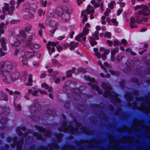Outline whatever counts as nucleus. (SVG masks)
Masks as SVG:
<instances>
[{"mask_svg":"<svg viewBox=\"0 0 150 150\" xmlns=\"http://www.w3.org/2000/svg\"><path fill=\"white\" fill-rule=\"evenodd\" d=\"M134 9L135 10L140 9L135 14L137 23H141L142 22V19H140L141 17L143 21H147L148 18L146 16L149 14L150 11L147 6L144 4L137 5L134 7Z\"/></svg>","mask_w":150,"mask_h":150,"instance_id":"1","label":"nucleus"},{"mask_svg":"<svg viewBox=\"0 0 150 150\" xmlns=\"http://www.w3.org/2000/svg\"><path fill=\"white\" fill-rule=\"evenodd\" d=\"M0 75L2 76L3 81L6 83H10L12 81H15L20 76V73L18 71L10 72V71H6L3 74L1 69H0Z\"/></svg>","mask_w":150,"mask_h":150,"instance_id":"2","label":"nucleus"},{"mask_svg":"<svg viewBox=\"0 0 150 150\" xmlns=\"http://www.w3.org/2000/svg\"><path fill=\"white\" fill-rule=\"evenodd\" d=\"M13 66V63L10 62L3 61L0 63V69H2L3 74L6 71H10L11 72Z\"/></svg>","mask_w":150,"mask_h":150,"instance_id":"3","label":"nucleus"},{"mask_svg":"<svg viewBox=\"0 0 150 150\" xmlns=\"http://www.w3.org/2000/svg\"><path fill=\"white\" fill-rule=\"evenodd\" d=\"M102 86L103 88L105 90L103 95L105 97L108 96H115L116 97L117 95L115 93L112 91L111 88L108 86L106 83H103L102 84Z\"/></svg>","mask_w":150,"mask_h":150,"instance_id":"4","label":"nucleus"},{"mask_svg":"<svg viewBox=\"0 0 150 150\" xmlns=\"http://www.w3.org/2000/svg\"><path fill=\"white\" fill-rule=\"evenodd\" d=\"M67 122L66 120L63 121L62 123V126L63 128L64 129V132H67L68 131V129H70V132L73 134H74L75 133H77L79 131L78 128L74 127L72 125H69L68 127H67Z\"/></svg>","mask_w":150,"mask_h":150,"instance_id":"5","label":"nucleus"},{"mask_svg":"<svg viewBox=\"0 0 150 150\" xmlns=\"http://www.w3.org/2000/svg\"><path fill=\"white\" fill-rule=\"evenodd\" d=\"M94 12V10L93 7H92L90 5L88 6L86 10L83 11L81 13V16L83 17V18L82 20V22L84 24L85 21L87 20V14H93Z\"/></svg>","mask_w":150,"mask_h":150,"instance_id":"6","label":"nucleus"},{"mask_svg":"<svg viewBox=\"0 0 150 150\" xmlns=\"http://www.w3.org/2000/svg\"><path fill=\"white\" fill-rule=\"evenodd\" d=\"M15 2L14 1L12 0L10 1V4L11 5L9 8V4L5 3V5L3 8V10L5 12V11H8V13L9 14H11L13 13V11L15 8L14 5Z\"/></svg>","mask_w":150,"mask_h":150,"instance_id":"7","label":"nucleus"},{"mask_svg":"<svg viewBox=\"0 0 150 150\" xmlns=\"http://www.w3.org/2000/svg\"><path fill=\"white\" fill-rule=\"evenodd\" d=\"M59 43L49 41L46 45V47L48 51L49 54L51 55L55 50V48L53 46H56Z\"/></svg>","mask_w":150,"mask_h":150,"instance_id":"8","label":"nucleus"},{"mask_svg":"<svg viewBox=\"0 0 150 150\" xmlns=\"http://www.w3.org/2000/svg\"><path fill=\"white\" fill-rule=\"evenodd\" d=\"M35 127L40 132H42L45 136H50L51 134V131L50 130H47L45 128L42 126H40L37 125H35Z\"/></svg>","mask_w":150,"mask_h":150,"instance_id":"9","label":"nucleus"},{"mask_svg":"<svg viewBox=\"0 0 150 150\" xmlns=\"http://www.w3.org/2000/svg\"><path fill=\"white\" fill-rule=\"evenodd\" d=\"M40 104H32L29 107V111L31 113L36 112L37 111H39L41 110Z\"/></svg>","mask_w":150,"mask_h":150,"instance_id":"10","label":"nucleus"},{"mask_svg":"<svg viewBox=\"0 0 150 150\" xmlns=\"http://www.w3.org/2000/svg\"><path fill=\"white\" fill-rule=\"evenodd\" d=\"M85 89V87L84 86H81L78 89H75L73 91L74 94L73 96L74 97H73L74 100H79L80 99L79 94L81 93V90Z\"/></svg>","mask_w":150,"mask_h":150,"instance_id":"11","label":"nucleus"},{"mask_svg":"<svg viewBox=\"0 0 150 150\" xmlns=\"http://www.w3.org/2000/svg\"><path fill=\"white\" fill-rule=\"evenodd\" d=\"M16 38L17 40L11 44V46L13 48H14L19 46L21 44L20 41L22 40L21 37L19 36H17Z\"/></svg>","mask_w":150,"mask_h":150,"instance_id":"12","label":"nucleus"},{"mask_svg":"<svg viewBox=\"0 0 150 150\" xmlns=\"http://www.w3.org/2000/svg\"><path fill=\"white\" fill-rule=\"evenodd\" d=\"M10 110L8 107H0V114L8 115L10 113Z\"/></svg>","mask_w":150,"mask_h":150,"instance_id":"13","label":"nucleus"},{"mask_svg":"<svg viewBox=\"0 0 150 150\" xmlns=\"http://www.w3.org/2000/svg\"><path fill=\"white\" fill-rule=\"evenodd\" d=\"M29 42H28V45L27 46H28L31 49H38L40 47V45L38 44L34 43L29 44Z\"/></svg>","mask_w":150,"mask_h":150,"instance_id":"14","label":"nucleus"},{"mask_svg":"<svg viewBox=\"0 0 150 150\" xmlns=\"http://www.w3.org/2000/svg\"><path fill=\"white\" fill-rule=\"evenodd\" d=\"M90 27V24L88 23H86L85 25V27L83 30L82 33H83V35L85 36L87 35L89 33V28Z\"/></svg>","mask_w":150,"mask_h":150,"instance_id":"15","label":"nucleus"},{"mask_svg":"<svg viewBox=\"0 0 150 150\" xmlns=\"http://www.w3.org/2000/svg\"><path fill=\"white\" fill-rule=\"evenodd\" d=\"M23 10L24 11L28 12L30 11H32L33 12H35V10L32 8L30 7L29 5L28 4H25L23 6Z\"/></svg>","mask_w":150,"mask_h":150,"instance_id":"16","label":"nucleus"},{"mask_svg":"<svg viewBox=\"0 0 150 150\" xmlns=\"http://www.w3.org/2000/svg\"><path fill=\"white\" fill-rule=\"evenodd\" d=\"M75 38L76 40L79 41H81L82 40L85 41L86 39V37L83 35V33H81L77 35Z\"/></svg>","mask_w":150,"mask_h":150,"instance_id":"17","label":"nucleus"},{"mask_svg":"<svg viewBox=\"0 0 150 150\" xmlns=\"http://www.w3.org/2000/svg\"><path fill=\"white\" fill-rule=\"evenodd\" d=\"M136 21L134 18L133 17H131L130 18V26L131 28L136 27L137 26L136 24Z\"/></svg>","mask_w":150,"mask_h":150,"instance_id":"18","label":"nucleus"},{"mask_svg":"<svg viewBox=\"0 0 150 150\" xmlns=\"http://www.w3.org/2000/svg\"><path fill=\"white\" fill-rule=\"evenodd\" d=\"M62 18L64 21H68L69 20L70 18V14L68 13L65 12L62 15Z\"/></svg>","mask_w":150,"mask_h":150,"instance_id":"19","label":"nucleus"},{"mask_svg":"<svg viewBox=\"0 0 150 150\" xmlns=\"http://www.w3.org/2000/svg\"><path fill=\"white\" fill-rule=\"evenodd\" d=\"M8 96L3 91H0V99L2 100L7 101L8 100Z\"/></svg>","mask_w":150,"mask_h":150,"instance_id":"20","label":"nucleus"},{"mask_svg":"<svg viewBox=\"0 0 150 150\" xmlns=\"http://www.w3.org/2000/svg\"><path fill=\"white\" fill-rule=\"evenodd\" d=\"M45 113L48 115H54L56 114V112L53 109H48L45 110Z\"/></svg>","mask_w":150,"mask_h":150,"instance_id":"21","label":"nucleus"},{"mask_svg":"<svg viewBox=\"0 0 150 150\" xmlns=\"http://www.w3.org/2000/svg\"><path fill=\"white\" fill-rule=\"evenodd\" d=\"M39 89L33 90L32 89H29L28 90V92L29 93L31 94L33 96H38L39 92Z\"/></svg>","mask_w":150,"mask_h":150,"instance_id":"22","label":"nucleus"},{"mask_svg":"<svg viewBox=\"0 0 150 150\" xmlns=\"http://www.w3.org/2000/svg\"><path fill=\"white\" fill-rule=\"evenodd\" d=\"M5 41L6 40L3 37L0 40V42L1 43V46L3 48V50L5 51L7 49Z\"/></svg>","mask_w":150,"mask_h":150,"instance_id":"23","label":"nucleus"},{"mask_svg":"<svg viewBox=\"0 0 150 150\" xmlns=\"http://www.w3.org/2000/svg\"><path fill=\"white\" fill-rule=\"evenodd\" d=\"M33 76L31 74H29L28 76V82L26 84L27 86H31L32 85L33 81Z\"/></svg>","mask_w":150,"mask_h":150,"instance_id":"24","label":"nucleus"},{"mask_svg":"<svg viewBox=\"0 0 150 150\" xmlns=\"http://www.w3.org/2000/svg\"><path fill=\"white\" fill-rule=\"evenodd\" d=\"M20 60L21 62L23 64L25 65H27L28 64L27 60L25 57L24 56L22 55L21 56L19 59Z\"/></svg>","mask_w":150,"mask_h":150,"instance_id":"25","label":"nucleus"},{"mask_svg":"<svg viewBox=\"0 0 150 150\" xmlns=\"http://www.w3.org/2000/svg\"><path fill=\"white\" fill-rule=\"evenodd\" d=\"M33 135L34 137H36L38 140H41L42 138V135L38 132H35L33 133Z\"/></svg>","mask_w":150,"mask_h":150,"instance_id":"26","label":"nucleus"},{"mask_svg":"<svg viewBox=\"0 0 150 150\" xmlns=\"http://www.w3.org/2000/svg\"><path fill=\"white\" fill-rule=\"evenodd\" d=\"M81 129L83 132L87 135H90L91 134L92 131L90 130H87L86 127L85 126H83L81 127Z\"/></svg>","mask_w":150,"mask_h":150,"instance_id":"27","label":"nucleus"},{"mask_svg":"<svg viewBox=\"0 0 150 150\" xmlns=\"http://www.w3.org/2000/svg\"><path fill=\"white\" fill-rule=\"evenodd\" d=\"M41 86L42 88H45V89L48 90V91L49 92H51L52 91V88L49 87L48 86L46 83H42L41 85Z\"/></svg>","mask_w":150,"mask_h":150,"instance_id":"28","label":"nucleus"},{"mask_svg":"<svg viewBox=\"0 0 150 150\" xmlns=\"http://www.w3.org/2000/svg\"><path fill=\"white\" fill-rule=\"evenodd\" d=\"M35 38V34H33L31 35L30 36H29L28 39V41L26 42L25 43L26 46L28 45V42H29V44L32 43L31 42L32 41V40L34 39Z\"/></svg>","mask_w":150,"mask_h":150,"instance_id":"29","label":"nucleus"},{"mask_svg":"<svg viewBox=\"0 0 150 150\" xmlns=\"http://www.w3.org/2000/svg\"><path fill=\"white\" fill-rule=\"evenodd\" d=\"M92 87L93 89H95L97 91L99 94H101L102 93L101 91L99 89V88L97 85L96 84H92Z\"/></svg>","mask_w":150,"mask_h":150,"instance_id":"30","label":"nucleus"},{"mask_svg":"<svg viewBox=\"0 0 150 150\" xmlns=\"http://www.w3.org/2000/svg\"><path fill=\"white\" fill-rule=\"evenodd\" d=\"M70 48L71 50H73L75 47H77L78 45V42L75 43L73 42H72L70 43Z\"/></svg>","mask_w":150,"mask_h":150,"instance_id":"31","label":"nucleus"},{"mask_svg":"<svg viewBox=\"0 0 150 150\" xmlns=\"http://www.w3.org/2000/svg\"><path fill=\"white\" fill-rule=\"evenodd\" d=\"M75 70V69L74 68H72L71 70H69L67 71V74L66 75L67 77H71L72 76V73H73Z\"/></svg>","mask_w":150,"mask_h":150,"instance_id":"32","label":"nucleus"},{"mask_svg":"<svg viewBox=\"0 0 150 150\" xmlns=\"http://www.w3.org/2000/svg\"><path fill=\"white\" fill-rule=\"evenodd\" d=\"M52 62L53 65L56 67H59L62 66V65L55 59H53Z\"/></svg>","mask_w":150,"mask_h":150,"instance_id":"33","label":"nucleus"},{"mask_svg":"<svg viewBox=\"0 0 150 150\" xmlns=\"http://www.w3.org/2000/svg\"><path fill=\"white\" fill-rule=\"evenodd\" d=\"M100 52H103L104 54L107 55L110 52V50L108 49H105L103 47H100Z\"/></svg>","mask_w":150,"mask_h":150,"instance_id":"34","label":"nucleus"},{"mask_svg":"<svg viewBox=\"0 0 150 150\" xmlns=\"http://www.w3.org/2000/svg\"><path fill=\"white\" fill-rule=\"evenodd\" d=\"M7 121V117H3L0 119V123L2 125L6 124Z\"/></svg>","mask_w":150,"mask_h":150,"instance_id":"35","label":"nucleus"},{"mask_svg":"<svg viewBox=\"0 0 150 150\" xmlns=\"http://www.w3.org/2000/svg\"><path fill=\"white\" fill-rule=\"evenodd\" d=\"M34 55L33 53L32 52H26L25 53L24 56L27 58H29L32 57Z\"/></svg>","mask_w":150,"mask_h":150,"instance_id":"36","label":"nucleus"},{"mask_svg":"<svg viewBox=\"0 0 150 150\" xmlns=\"http://www.w3.org/2000/svg\"><path fill=\"white\" fill-rule=\"evenodd\" d=\"M93 51L95 52V55L99 59L101 57V55L98 52V49L95 48L93 49Z\"/></svg>","mask_w":150,"mask_h":150,"instance_id":"37","label":"nucleus"},{"mask_svg":"<svg viewBox=\"0 0 150 150\" xmlns=\"http://www.w3.org/2000/svg\"><path fill=\"white\" fill-rule=\"evenodd\" d=\"M110 12V10L108 8L106 9V11L104 13V15L105 16H103L101 17V19L102 20H105L106 18L105 16H108L109 15V13Z\"/></svg>","mask_w":150,"mask_h":150,"instance_id":"38","label":"nucleus"},{"mask_svg":"<svg viewBox=\"0 0 150 150\" xmlns=\"http://www.w3.org/2000/svg\"><path fill=\"white\" fill-rule=\"evenodd\" d=\"M30 118L33 120L37 121L39 120L40 117L38 115H33L31 116Z\"/></svg>","mask_w":150,"mask_h":150,"instance_id":"39","label":"nucleus"},{"mask_svg":"<svg viewBox=\"0 0 150 150\" xmlns=\"http://www.w3.org/2000/svg\"><path fill=\"white\" fill-rule=\"evenodd\" d=\"M55 136L58 141H60L62 137L63 136V134L61 133H56L55 134Z\"/></svg>","mask_w":150,"mask_h":150,"instance_id":"40","label":"nucleus"},{"mask_svg":"<svg viewBox=\"0 0 150 150\" xmlns=\"http://www.w3.org/2000/svg\"><path fill=\"white\" fill-rule=\"evenodd\" d=\"M91 45L93 46L94 45L97 44V42L95 41L93 38L91 37H90V40H89Z\"/></svg>","mask_w":150,"mask_h":150,"instance_id":"41","label":"nucleus"},{"mask_svg":"<svg viewBox=\"0 0 150 150\" xmlns=\"http://www.w3.org/2000/svg\"><path fill=\"white\" fill-rule=\"evenodd\" d=\"M32 28V25L30 24L26 25L25 28V30L26 32L30 31Z\"/></svg>","mask_w":150,"mask_h":150,"instance_id":"42","label":"nucleus"},{"mask_svg":"<svg viewBox=\"0 0 150 150\" xmlns=\"http://www.w3.org/2000/svg\"><path fill=\"white\" fill-rule=\"evenodd\" d=\"M13 105L16 110L19 111L21 110V107L20 104H18L17 105H16V104H13Z\"/></svg>","mask_w":150,"mask_h":150,"instance_id":"43","label":"nucleus"},{"mask_svg":"<svg viewBox=\"0 0 150 150\" xmlns=\"http://www.w3.org/2000/svg\"><path fill=\"white\" fill-rule=\"evenodd\" d=\"M20 36L23 38H26V34L25 32L23 30H21L20 31Z\"/></svg>","mask_w":150,"mask_h":150,"instance_id":"44","label":"nucleus"},{"mask_svg":"<svg viewBox=\"0 0 150 150\" xmlns=\"http://www.w3.org/2000/svg\"><path fill=\"white\" fill-rule=\"evenodd\" d=\"M4 25V23H2L0 24V36L1 34L4 33L3 27Z\"/></svg>","mask_w":150,"mask_h":150,"instance_id":"45","label":"nucleus"},{"mask_svg":"<svg viewBox=\"0 0 150 150\" xmlns=\"http://www.w3.org/2000/svg\"><path fill=\"white\" fill-rule=\"evenodd\" d=\"M118 48L117 47L115 48L114 50H111V56L113 57L114 56V55L115 54L118 52Z\"/></svg>","mask_w":150,"mask_h":150,"instance_id":"46","label":"nucleus"},{"mask_svg":"<svg viewBox=\"0 0 150 150\" xmlns=\"http://www.w3.org/2000/svg\"><path fill=\"white\" fill-rule=\"evenodd\" d=\"M85 78L86 80H89L90 81H91L92 83H94V82L95 81V79L94 78H91V77H88H88L85 76Z\"/></svg>","mask_w":150,"mask_h":150,"instance_id":"47","label":"nucleus"},{"mask_svg":"<svg viewBox=\"0 0 150 150\" xmlns=\"http://www.w3.org/2000/svg\"><path fill=\"white\" fill-rule=\"evenodd\" d=\"M115 2L113 1H112L110 2V4L108 5V7L111 9H112L114 6V5H115Z\"/></svg>","mask_w":150,"mask_h":150,"instance_id":"48","label":"nucleus"},{"mask_svg":"<svg viewBox=\"0 0 150 150\" xmlns=\"http://www.w3.org/2000/svg\"><path fill=\"white\" fill-rule=\"evenodd\" d=\"M14 98L15 99H16V98L20 94V92L18 91H15L14 92Z\"/></svg>","mask_w":150,"mask_h":150,"instance_id":"49","label":"nucleus"},{"mask_svg":"<svg viewBox=\"0 0 150 150\" xmlns=\"http://www.w3.org/2000/svg\"><path fill=\"white\" fill-rule=\"evenodd\" d=\"M104 36L105 37L110 38L111 36V34L110 32H106L104 33Z\"/></svg>","mask_w":150,"mask_h":150,"instance_id":"50","label":"nucleus"},{"mask_svg":"<svg viewBox=\"0 0 150 150\" xmlns=\"http://www.w3.org/2000/svg\"><path fill=\"white\" fill-rule=\"evenodd\" d=\"M29 13V16L31 19L33 18H35V16L33 13L32 11H30L28 12Z\"/></svg>","mask_w":150,"mask_h":150,"instance_id":"51","label":"nucleus"},{"mask_svg":"<svg viewBox=\"0 0 150 150\" xmlns=\"http://www.w3.org/2000/svg\"><path fill=\"white\" fill-rule=\"evenodd\" d=\"M24 142V138L22 137L17 142V144H22Z\"/></svg>","mask_w":150,"mask_h":150,"instance_id":"52","label":"nucleus"},{"mask_svg":"<svg viewBox=\"0 0 150 150\" xmlns=\"http://www.w3.org/2000/svg\"><path fill=\"white\" fill-rule=\"evenodd\" d=\"M17 133H18V134L19 136H25L26 135V134H27V132L23 133L21 131H19V132H17Z\"/></svg>","mask_w":150,"mask_h":150,"instance_id":"53","label":"nucleus"},{"mask_svg":"<svg viewBox=\"0 0 150 150\" xmlns=\"http://www.w3.org/2000/svg\"><path fill=\"white\" fill-rule=\"evenodd\" d=\"M99 34V32L98 31H96L94 33V36L96 40H98V35Z\"/></svg>","mask_w":150,"mask_h":150,"instance_id":"54","label":"nucleus"},{"mask_svg":"<svg viewBox=\"0 0 150 150\" xmlns=\"http://www.w3.org/2000/svg\"><path fill=\"white\" fill-rule=\"evenodd\" d=\"M114 44L115 46H116L120 44V41L117 40H113Z\"/></svg>","mask_w":150,"mask_h":150,"instance_id":"55","label":"nucleus"},{"mask_svg":"<svg viewBox=\"0 0 150 150\" xmlns=\"http://www.w3.org/2000/svg\"><path fill=\"white\" fill-rule=\"evenodd\" d=\"M17 150H22V145L20 144H17Z\"/></svg>","mask_w":150,"mask_h":150,"instance_id":"56","label":"nucleus"},{"mask_svg":"<svg viewBox=\"0 0 150 150\" xmlns=\"http://www.w3.org/2000/svg\"><path fill=\"white\" fill-rule=\"evenodd\" d=\"M24 0H17L16 2L17 6L16 8H18L19 7L20 3L23 1Z\"/></svg>","mask_w":150,"mask_h":150,"instance_id":"57","label":"nucleus"},{"mask_svg":"<svg viewBox=\"0 0 150 150\" xmlns=\"http://www.w3.org/2000/svg\"><path fill=\"white\" fill-rule=\"evenodd\" d=\"M6 90L11 95H12L13 94L14 92L10 90L8 88H6Z\"/></svg>","mask_w":150,"mask_h":150,"instance_id":"58","label":"nucleus"},{"mask_svg":"<svg viewBox=\"0 0 150 150\" xmlns=\"http://www.w3.org/2000/svg\"><path fill=\"white\" fill-rule=\"evenodd\" d=\"M51 23L54 28H56L57 25V23L55 21H52L51 22Z\"/></svg>","mask_w":150,"mask_h":150,"instance_id":"59","label":"nucleus"},{"mask_svg":"<svg viewBox=\"0 0 150 150\" xmlns=\"http://www.w3.org/2000/svg\"><path fill=\"white\" fill-rule=\"evenodd\" d=\"M111 22L113 23V24L115 25H117L118 24V23L115 19H112L111 20Z\"/></svg>","mask_w":150,"mask_h":150,"instance_id":"60","label":"nucleus"},{"mask_svg":"<svg viewBox=\"0 0 150 150\" xmlns=\"http://www.w3.org/2000/svg\"><path fill=\"white\" fill-rule=\"evenodd\" d=\"M18 138L17 137H14L13 138V142L15 144H17V142H18L17 141Z\"/></svg>","mask_w":150,"mask_h":150,"instance_id":"61","label":"nucleus"},{"mask_svg":"<svg viewBox=\"0 0 150 150\" xmlns=\"http://www.w3.org/2000/svg\"><path fill=\"white\" fill-rule=\"evenodd\" d=\"M74 122L76 124V125L78 127H79L81 125V124L80 122H79L77 121L76 118H74Z\"/></svg>","mask_w":150,"mask_h":150,"instance_id":"62","label":"nucleus"},{"mask_svg":"<svg viewBox=\"0 0 150 150\" xmlns=\"http://www.w3.org/2000/svg\"><path fill=\"white\" fill-rule=\"evenodd\" d=\"M126 51L127 52H130L131 54L133 55H135V53L133 52L132 51L131 49L130 48H127L126 49Z\"/></svg>","mask_w":150,"mask_h":150,"instance_id":"63","label":"nucleus"},{"mask_svg":"<svg viewBox=\"0 0 150 150\" xmlns=\"http://www.w3.org/2000/svg\"><path fill=\"white\" fill-rule=\"evenodd\" d=\"M43 13V11L42 9H39L38 11V15L40 16H41L42 15Z\"/></svg>","mask_w":150,"mask_h":150,"instance_id":"64","label":"nucleus"}]
</instances>
